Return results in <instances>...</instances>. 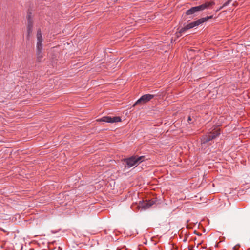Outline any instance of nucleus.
Returning <instances> with one entry per match:
<instances>
[{
    "mask_svg": "<svg viewBox=\"0 0 250 250\" xmlns=\"http://www.w3.org/2000/svg\"><path fill=\"white\" fill-rule=\"evenodd\" d=\"M206 21V19H201L197 20L195 21L191 22L189 23L186 26H185L183 28H182L180 31H179L178 33H177V36L178 37H180V36H181L183 34H184L187 30L188 29L192 28L194 27L197 26L199 25L200 24L203 23Z\"/></svg>",
    "mask_w": 250,
    "mask_h": 250,
    "instance_id": "nucleus-1",
    "label": "nucleus"
},
{
    "mask_svg": "<svg viewBox=\"0 0 250 250\" xmlns=\"http://www.w3.org/2000/svg\"><path fill=\"white\" fill-rule=\"evenodd\" d=\"M144 156H132L128 158L125 159L124 161L126 163L128 167H131L138 163L142 162Z\"/></svg>",
    "mask_w": 250,
    "mask_h": 250,
    "instance_id": "nucleus-2",
    "label": "nucleus"
},
{
    "mask_svg": "<svg viewBox=\"0 0 250 250\" xmlns=\"http://www.w3.org/2000/svg\"><path fill=\"white\" fill-rule=\"evenodd\" d=\"M220 134V128H216L214 129L211 132L208 133V135L203 137V139L202 140L203 143H207L212 139L215 138L217 136H218Z\"/></svg>",
    "mask_w": 250,
    "mask_h": 250,
    "instance_id": "nucleus-3",
    "label": "nucleus"
},
{
    "mask_svg": "<svg viewBox=\"0 0 250 250\" xmlns=\"http://www.w3.org/2000/svg\"><path fill=\"white\" fill-rule=\"evenodd\" d=\"M96 122H106L109 123H117V122H121L122 119L121 117L119 116H115V117H110V116H104L101 118L97 119Z\"/></svg>",
    "mask_w": 250,
    "mask_h": 250,
    "instance_id": "nucleus-4",
    "label": "nucleus"
},
{
    "mask_svg": "<svg viewBox=\"0 0 250 250\" xmlns=\"http://www.w3.org/2000/svg\"><path fill=\"white\" fill-rule=\"evenodd\" d=\"M214 5V2L213 1H208L201 5L192 7V10L194 13L203 11L205 9L210 8Z\"/></svg>",
    "mask_w": 250,
    "mask_h": 250,
    "instance_id": "nucleus-5",
    "label": "nucleus"
},
{
    "mask_svg": "<svg viewBox=\"0 0 250 250\" xmlns=\"http://www.w3.org/2000/svg\"><path fill=\"white\" fill-rule=\"evenodd\" d=\"M214 5V2L213 1H208L201 5L192 7V10L194 13L203 11L205 9L210 8Z\"/></svg>",
    "mask_w": 250,
    "mask_h": 250,
    "instance_id": "nucleus-6",
    "label": "nucleus"
},
{
    "mask_svg": "<svg viewBox=\"0 0 250 250\" xmlns=\"http://www.w3.org/2000/svg\"><path fill=\"white\" fill-rule=\"evenodd\" d=\"M154 96L152 94H145L142 96L133 104V106L134 107L141 103L144 104L149 102L154 98Z\"/></svg>",
    "mask_w": 250,
    "mask_h": 250,
    "instance_id": "nucleus-7",
    "label": "nucleus"
},
{
    "mask_svg": "<svg viewBox=\"0 0 250 250\" xmlns=\"http://www.w3.org/2000/svg\"><path fill=\"white\" fill-rule=\"evenodd\" d=\"M36 55L37 58L39 59L43 57L42 53V42H37L36 45Z\"/></svg>",
    "mask_w": 250,
    "mask_h": 250,
    "instance_id": "nucleus-8",
    "label": "nucleus"
},
{
    "mask_svg": "<svg viewBox=\"0 0 250 250\" xmlns=\"http://www.w3.org/2000/svg\"><path fill=\"white\" fill-rule=\"evenodd\" d=\"M28 20V25L27 27V31L28 33V34L30 33V32H32V24L30 21V15H28L27 17Z\"/></svg>",
    "mask_w": 250,
    "mask_h": 250,
    "instance_id": "nucleus-9",
    "label": "nucleus"
},
{
    "mask_svg": "<svg viewBox=\"0 0 250 250\" xmlns=\"http://www.w3.org/2000/svg\"><path fill=\"white\" fill-rule=\"evenodd\" d=\"M37 42H42L43 39L41 33V31L40 30H38L37 33Z\"/></svg>",
    "mask_w": 250,
    "mask_h": 250,
    "instance_id": "nucleus-10",
    "label": "nucleus"
},
{
    "mask_svg": "<svg viewBox=\"0 0 250 250\" xmlns=\"http://www.w3.org/2000/svg\"><path fill=\"white\" fill-rule=\"evenodd\" d=\"M232 0H228L227 2L224 3L222 7H221L218 10L221 9L223 7L228 6L230 4V3L232 1Z\"/></svg>",
    "mask_w": 250,
    "mask_h": 250,
    "instance_id": "nucleus-11",
    "label": "nucleus"
},
{
    "mask_svg": "<svg viewBox=\"0 0 250 250\" xmlns=\"http://www.w3.org/2000/svg\"><path fill=\"white\" fill-rule=\"evenodd\" d=\"M144 203L146 208H148L152 205V203L150 201H146Z\"/></svg>",
    "mask_w": 250,
    "mask_h": 250,
    "instance_id": "nucleus-12",
    "label": "nucleus"
},
{
    "mask_svg": "<svg viewBox=\"0 0 250 250\" xmlns=\"http://www.w3.org/2000/svg\"><path fill=\"white\" fill-rule=\"evenodd\" d=\"M194 13L193 11L192 10V7L191 8H190V9L187 10L186 12V14L188 15H191Z\"/></svg>",
    "mask_w": 250,
    "mask_h": 250,
    "instance_id": "nucleus-13",
    "label": "nucleus"
},
{
    "mask_svg": "<svg viewBox=\"0 0 250 250\" xmlns=\"http://www.w3.org/2000/svg\"><path fill=\"white\" fill-rule=\"evenodd\" d=\"M188 121H191V117H188Z\"/></svg>",
    "mask_w": 250,
    "mask_h": 250,
    "instance_id": "nucleus-14",
    "label": "nucleus"
},
{
    "mask_svg": "<svg viewBox=\"0 0 250 250\" xmlns=\"http://www.w3.org/2000/svg\"><path fill=\"white\" fill-rule=\"evenodd\" d=\"M29 250H34L33 249H30Z\"/></svg>",
    "mask_w": 250,
    "mask_h": 250,
    "instance_id": "nucleus-15",
    "label": "nucleus"
},
{
    "mask_svg": "<svg viewBox=\"0 0 250 250\" xmlns=\"http://www.w3.org/2000/svg\"><path fill=\"white\" fill-rule=\"evenodd\" d=\"M118 0H115V1H118Z\"/></svg>",
    "mask_w": 250,
    "mask_h": 250,
    "instance_id": "nucleus-16",
    "label": "nucleus"
}]
</instances>
